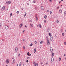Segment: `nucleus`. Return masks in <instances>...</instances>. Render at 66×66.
Masks as SVG:
<instances>
[{
	"mask_svg": "<svg viewBox=\"0 0 66 66\" xmlns=\"http://www.w3.org/2000/svg\"><path fill=\"white\" fill-rule=\"evenodd\" d=\"M12 62L13 64H14L15 62V60L14 59V58H12Z\"/></svg>",
	"mask_w": 66,
	"mask_h": 66,
	"instance_id": "obj_1",
	"label": "nucleus"
},
{
	"mask_svg": "<svg viewBox=\"0 0 66 66\" xmlns=\"http://www.w3.org/2000/svg\"><path fill=\"white\" fill-rule=\"evenodd\" d=\"M6 3L7 5H9V4H10L11 3V2L10 1H8L7 2H6Z\"/></svg>",
	"mask_w": 66,
	"mask_h": 66,
	"instance_id": "obj_2",
	"label": "nucleus"
},
{
	"mask_svg": "<svg viewBox=\"0 0 66 66\" xmlns=\"http://www.w3.org/2000/svg\"><path fill=\"white\" fill-rule=\"evenodd\" d=\"M5 27L6 30H8L9 29V26H8L6 25Z\"/></svg>",
	"mask_w": 66,
	"mask_h": 66,
	"instance_id": "obj_3",
	"label": "nucleus"
},
{
	"mask_svg": "<svg viewBox=\"0 0 66 66\" xmlns=\"http://www.w3.org/2000/svg\"><path fill=\"white\" fill-rule=\"evenodd\" d=\"M6 62L7 64H8L9 63V59H7L6 61Z\"/></svg>",
	"mask_w": 66,
	"mask_h": 66,
	"instance_id": "obj_4",
	"label": "nucleus"
},
{
	"mask_svg": "<svg viewBox=\"0 0 66 66\" xmlns=\"http://www.w3.org/2000/svg\"><path fill=\"white\" fill-rule=\"evenodd\" d=\"M23 26V24H22L21 23L19 25V27L20 28H21L22 27V26Z\"/></svg>",
	"mask_w": 66,
	"mask_h": 66,
	"instance_id": "obj_5",
	"label": "nucleus"
},
{
	"mask_svg": "<svg viewBox=\"0 0 66 66\" xmlns=\"http://www.w3.org/2000/svg\"><path fill=\"white\" fill-rule=\"evenodd\" d=\"M41 9L42 10H43L44 9V7L43 6H41Z\"/></svg>",
	"mask_w": 66,
	"mask_h": 66,
	"instance_id": "obj_6",
	"label": "nucleus"
},
{
	"mask_svg": "<svg viewBox=\"0 0 66 66\" xmlns=\"http://www.w3.org/2000/svg\"><path fill=\"white\" fill-rule=\"evenodd\" d=\"M27 54L28 56H31V54H30V53L29 52H28L27 53Z\"/></svg>",
	"mask_w": 66,
	"mask_h": 66,
	"instance_id": "obj_7",
	"label": "nucleus"
},
{
	"mask_svg": "<svg viewBox=\"0 0 66 66\" xmlns=\"http://www.w3.org/2000/svg\"><path fill=\"white\" fill-rule=\"evenodd\" d=\"M15 51H16V52H17V51L18 50V48L17 47H16L15 48Z\"/></svg>",
	"mask_w": 66,
	"mask_h": 66,
	"instance_id": "obj_8",
	"label": "nucleus"
},
{
	"mask_svg": "<svg viewBox=\"0 0 66 66\" xmlns=\"http://www.w3.org/2000/svg\"><path fill=\"white\" fill-rule=\"evenodd\" d=\"M54 53L53 52H52V57H53V56H54Z\"/></svg>",
	"mask_w": 66,
	"mask_h": 66,
	"instance_id": "obj_9",
	"label": "nucleus"
},
{
	"mask_svg": "<svg viewBox=\"0 0 66 66\" xmlns=\"http://www.w3.org/2000/svg\"><path fill=\"white\" fill-rule=\"evenodd\" d=\"M35 66H38V63H35L34 64Z\"/></svg>",
	"mask_w": 66,
	"mask_h": 66,
	"instance_id": "obj_10",
	"label": "nucleus"
},
{
	"mask_svg": "<svg viewBox=\"0 0 66 66\" xmlns=\"http://www.w3.org/2000/svg\"><path fill=\"white\" fill-rule=\"evenodd\" d=\"M51 41H52V39H53V37H52V36H51L50 37V39H51Z\"/></svg>",
	"mask_w": 66,
	"mask_h": 66,
	"instance_id": "obj_11",
	"label": "nucleus"
},
{
	"mask_svg": "<svg viewBox=\"0 0 66 66\" xmlns=\"http://www.w3.org/2000/svg\"><path fill=\"white\" fill-rule=\"evenodd\" d=\"M50 50L51 52H52V51H53V49H52V48L51 47L50 48Z\"/></svg>",
	"mask_w": 66,
	"mask_h": 66,
	"instance_id": "obj_12",
	"label": "nucleus"
},
{
	"mask_svg": "<svg viewBox=\"0 0 66 66\" xmlns=\"http://www.w3.org/2000/svg\"><path fill=\"white\" fill-rule=\"evenodd\" d=\"M5 6H3L2 7V9L3 10H5Z\"/></svg>",
	"mask_w": 66,
	"mask_h": 66,
	"instance_id": "obj_13",
	"label": "nucleus"
},
{
	"mask_svg": "<svg viewBox=\"0 0 66 66\" xmlns=\"http://www.w3.org/2000/svg\"><path fill=\"white\" fill-rule=\"evenodd\" d=\"M39 27L40 28H42V26H41V25H40V24H39Z\"/></svg>",
	"mask_w": 66,
	"mask_h": 66,
	"instance_id": "obj_14",
	"label": "nucleus"
},
{
	"mask_svg": "<svg viewBox=\"0 0 66 66\" xmlns=\"http://www.w3.org/2000/svg\"><path fill=\"white\" fill-rule=\"evenodd\" d=\"M47 30V32H49V31H50V29H49V28H48Z\"/></svg>",
	"mask_w": 66,
	"mask_h": 66,
	"instance_id": "obj_15",
	"label": "nucleus"
},
{
	"mask_svg": "<svg viewBox=\"0 0 66 66\" xmlns=\"http://www.w3.org/2000/svg\"><path fill=\"white\" fill-rule=\"evenodd\" d=\"M34 53H35V52H36V49L35 48L34 49Z\"/></svg>",
	"mask_w": 66,
	"mask_h": 66,
	"instance_id": "obj_16",
	"label": "nucleus"
},
{
	"mask_svg": "<svg viewBox=\"0 0 66 66\" xmlns=\"http://www.w3.org/2000/svg\"><path fill=\"white\" fill-rule=\"evenodd\" d=\"M43 41H41L40 42V45H41V44H42V43H43Z\"/></svg>",
	"mask_w": 66,
	"mask_h": 66,
	"instance_id": "obj_17",
	"label": "nucleus"
},
{
	"mask_svg": "<svg viewBox=\"0 0 66 66\" xmlns=\"http://www.w3.org/2000/svg\"><path fill=\"white\" fill-rule=\"evenodd\" d=\"M47 15H45L44 16V18H45V19H46V18H47Z\"/></svg>",
	"mask_w": 66,
	"mask_h": 66,
	"instance_id": "obj_18",
	"label": "nucleus"
},
{
	"mask_svg": "<svg viewBox=\"0 0 66 66\" xmlns=\"http://www.w3.org/2000/svg\"><path fill=\"white\" fill-rule=\"evenodd\" d=\"M47 43L48 45H50V42H47Z\"/></svg>",
	"mask_w": 66,
	"mask_h": 66,
	"instance_id": "obj_19",
	"label": "nucleus"
},
{
	"mask_svg": "<svg viewBox=\"0 0 66 66\" xmlns=\"http://www.w3.org/2000/svg\"><path fill=\"white\" fill-rule=\"evenodd\" d=\"M32 45H33V44H32V43L31 44H30V47H31Z\"/></svg>",
	"mask_w": 66,
	"mask_h": 66,
	"instance_id": "obj_20",
	"label": "nucleus"
},
{
	"mask_svg": "<svg viewBox=\"0 0 66 66\" xmlns=\"http://www.w3.org/2000/svg\"><path fill=\"white\" fill-rule=\"evenodd\" d=\"M30 26H31V27H33V24H30Z\"/></svg>",
	"mask_w": 66,
	"mask_h": 66,
	"instance_id": "obj_21",
	"label": "nucleus"
},
{
	"mask_svg": "<svg viewBox=\"0 0 66 66\" xmlns=\"http://www.w3.org/2000/svg\"><path fill=\"white\" fill-rule=\"evenodd\" d=\"M46 39H48V36H46Z\"/></svg>",
	"mask_w": 66,
	"mask_h": 66,
	"instance_id": "obj_22",
	"label": "nucleus"
},
{
	"mask_svg": "<svg viewBox=\"0 0 66 66\" xmlns=\"http://www.w3.org/2000/svg\"><path fill=\"white\" fill-rule=\"evenodd\" d=\"M59 12L60 13H61V12H62V10H59Z\"/></svg>",
	"mask_w": 66,
	"mask_h": 66,
	"instance_id": "obj_23",
	"label": "nucleus"
},
{
	"mask_svg": "<svg viewBox=\"0 0 66 66\" xmlns=\"http://www.w3.org/2000/svg\"><path fill=\"white\" fill-rule=\"evenodd\" d=\"M61 60V58L60 57L59 59V61H60Z\"/></svg>",
	"mask_w": 66,
	"mask_h": 66,
	"instance_id": "obj_24",
	"label": "nucleus"
},
{
	"mask_svg": "<svg viewBox=\"0 0 66 66\" xmlns=\"http://www.w3.org/2000/svg\"><path fill=\"white\" fill-rule=\"evenodd\" d=\"M49 40H50L49 39H47V42H50V41H49Z\"/></svg>",
	"mask_w": 66,
	"mask_h": 66,
	"instance_id": "obj_25",
	"label": "nucleus"
},
{
	"mask_svg": "<svg viewBox=\"0 0 66 66\" xmlns=\"http://www.w3.org/2000/svg\"><path fill=\"white\" fill-rule=\"evenodd\" d=\"M56 22L57 23H59V20H57Z\"/></svg>",
	"mask_w": 66,
	"mask_h": 66,
	"instance_id": "obj_26",
	"label": "nucleus"
},
{
	"mask_svg": "<svg viewBox=\"0 0 66 66\" xmlns=\"http://www.w3.org/2000/svg\"><path fill=\"white\" fill-rule=\"evenodd\" d=\"M12 13H10V17H11V16H12Z\"/></svg>",
	"mask_w": 66,
	"mask_h": 66,
	"instance_id": "obj_27",
	"label": "nucleus"
},
{
	"mask_svg": "<svg viewBox=\"0 0 66 66\" xmlns=\"http://www.w3.org/2000/svg\"><path fill=\"white\" fill-rule=\"evenodd\" d=\"M60 31H61V32H62L63 31V29H61L60 30Z\"/></svg>",
	"mask_w": 66,
	"mask_h": 66,
	"instance_id": "obj_28",
	"label": "nucleus"
},
{
	"mask_svg": "<svg viewBox=\"0 0 66 66\" xmlns=\"http://www.w3.org/2000/svg\"><path fill=\"white\" fill-rule=\"evenodd\" d=\"M59 7L60 6H58L57 7V9H58L59 8Z\"/></svg>",
	"mask_w": 66,
	"mask_h": 66,
	"instance_id": "obj_29",
	"label": "nucleus"
},
{
	"mask_svg": "<svg viewBox=\"0 0 66 66\" xmlns=\"http://www.w3.org/2000/svg\"><path fill=\"white\" fill-rule=\"evenodd\" d=\"M46 22H47V21H46V20H45L44 21V22H45V23H46Z\"/></svg>",
	"mask_w": 66,
	"mask_h": 66,
	"instance_id": "obj_30",
	"label": "nucleus"
},
{
	"mask_svg": "<svg viewBox=\"0 0 66 66\" xmlns=\"http://www.w3.org/2000/svg\"><path fill=\"white\" fill-rule=\"evenodd\" d=\"M48 34H49V36H51V33H49Z\"/></svg>",
	"mask_w": 66,
	"mask_h": 66,
	"instance_id": "obj_31",
	"label": "nucleus"
},
{
	"mask_svg": "<svg viewBox=\"0 0 66 66\" xmlns=\"http://www.w3.org/2000/svg\"><path fill=\"white\" fill-rule=\"evenodd\" d=\"M49 1L50 2H51L52 1V0H49Z\"/></svg>",
	"mask_w": 66,
	"mask_h": 66,
	"instance_id": "obj_32",
	"label": "nucleus"
},
{
	"mask_svg": "<svg viewBox=\"0 0 66 66\" xmlns=\"http://www.w3.org/2000/svg\"><path fill=\"white\" fill-rule=\"evenodd\" d=\"M33 2L34 3H35V1H33Z\"/></svg>",
	"mask_w": 66,
	"mask_h": 66,
	"instance_id": "obj_33",
	"label": "nucleus"
},
{
	"mask_svg": "<svg viewBox=\"0 0 66 66\" xmlns=\"http://www.w3.org/2000/svg\"><path fill=\"white\" fill-rule=\"evenodd\" d=\"M36 20L37 21L38 20V18H37V17H36Z\"/></svg>",
	"mask_w": 66,
	"mask_h": 66,
	"instance_id": "obj_34",
	"label": "nucleus"
},
{
	"mask_svg": "<svg viewBox=\"0 0 66 66\" xmlns=\"http://www.w3.org/2000/svg\"><path fill=\"white\" fill-rule=\"evenodd\" d=\"M27 59H30V58L29 57H27Z\"/></svg>",
	"mask_w": 66,
	"mask_h": 66,
	"instance_id": "obj_35",
	"label": "nucleus"
},
{
	"mask_svg": "<svg viewBox=\"0 0 66 66\" xmlns=\"http://www.w3.org/2000/svg\"><path fill=\"white\" fill-rule=\"evenodd\" d=\"M26 62H27V63H28V62H29V60H26Z\"/></svg>",
	"mask_w": 66,
	"mask_h": 66,
	"instance_id": "obj_36",
	"label": "nucleus"
},
{
	"mask_svg": "<svg viewBox=\"0 0 66 66\" xmlns=\"http://www.w3.org/2000/svg\"><path fill=\"white\" fill-rule=\"evenodd\" d=\"M64 33H63L62 34V36H64Z\"/></svg>",
	"mask_w": 66,
	"mask_h": 66,
	"instance_id": "obj_37",
	"label": "nucleus"
},
{
	"mask_svg": "<svg viewBox=\"0 0 66 66\" xmlns=\"http://www.w3.org/2000/svg\"><path fill=\"white\" fill-rule=\"evenodd\" d=\"M16 13L17 14H18L19 13V11H17Z\"/></svg>",
	"mask_w": 66,
	"mask_h": 66,
	"instance_id": "obj_38",
	"label": "nucleus"
},
{
	"mask_svg": "<svg viewBox=\"0 0 66 66\" xmlns=\"http://www.w3.org/2000/svg\"><path fill=\"white\" fill-rule=\"evenodd\" d=\"M3 9H1V11H3Z\"/></svg>",
	"mask_w": 66,
	"mask_h": 66,
	"instance_id": "obj_39",
	"label": "nucleus"
},
{
	"mask_svg": "<svg viewBox=\"0 0 66 66\" xmlns=\"http://www.w3.org/2000/svg\"><path fill=\"white\" fill-rule=\"evenodd\" d=\"M22 63L21 62H20L19 64V65H21Z\"/></svg>",
	"mask_w": 66,
	"mask_h": 66,
	"instance_id": "obj_40",
	"label": "nucleus"
},
{
	"mask_svg": "<svg viewBox=\"0 0 66 66\" xmlns=\"http://www.w3.org/2000/svg\"><path fill=\"white\" fill-rule=\"evenodd\" d=\"M35 64V62L34 61V63H33V64H34V65H35V64Z\"/></svg>",
	"mask_w": 66,
	"mask_h": 66,
	"instance_id": "obj_41",
	"label": "nucleus"
},
{
	"mask_svg": "<svg viewBox=\"0 0 66 66\" xmlns=\"http://www.w3.org/2000/svg\"><path fill=\"white\" fill-rule=\"evenodd\" d=\"M2 25L0 23V27H1V26Z\"/></svg>",
	"mask_w": 66,
	"mask_h": 66,
	"instance_id": "obj_42",
	"label": "nucleus"
},
{
	"mask_svg": "<svg viewBox=\"0 0 66 66\" xmlns=\"http://www.w3.org/2000/svg\"><path fill=\"white\" fill-rule=\"evenodd\" d=\"M35 44H37V42H36V41H35Z\"/></svg>",
	"mask_w": 66,
	"mask_h": 66,
	"instance_id": "obj_43",
	"label": "nucleus"
},
{
	"mask_svg": "<svg viewBox=\"0 0 66 66\" xmlns=\"http://www.w3.org/2000/svg\"><path fill=\"white\" fill-rule=\"evenodd\" d=\"M64 45H66V42H65L64 43Z\"/></svg>",
	"mask_w": 66,
	"mask_h": 66,
	"instance_id": "obj_44",
	"label": "nucleus"
},
{
	"mask_svg": "<svg viewBox=\"0 0 66 66\" xmlns=\"http://www.w3.org/2000/svg\"><path fill=\"white\" fill-rule=\"evenodd\" d=\"M37 15L36 14L35 15V17H37Z\"/></svg>",
	"mask_w": 66,
	"mask_h": 66,
	"instance_id": "obj_45",
	"label": "nucleus"
},
{
	"mask_svg": "<svg viewBox=\"0 0 66 66\" xmlns=\"http://www.w3.org/2000/svg\"><path fill=\"white\" fill-rule=\"evenodd\" d=\"M25 31V30H23V33L24 32V31Z\"/></svg>",
	"mask_w": 66,
	"mask_h": 66,
	"instance_id": "obj_46",
	"label": "nucleus"
},
{
	"mask_svg": "<svg viewBox=\"0 0 66 66\" xmlns=\"http://www.w3.org/2000/svg\"><path fill=\"white\" fill-rule=\"evenodd\" d=\"M49 10H48L47 11V12H49Z\"/></svg>",
	"mask_w": 66,
	"mask_h": 66,
	"instance_id": "obj_47",
	"label": "nucleus"
},
{
	"mask_svg": "<svg viewBox=\"0 0 66 66\" xmlns=\"http://www.w3.org/2000/svg\"><path fill=\"white\" fill-rule=\"evenodd\" d=\"M50 14H52V11H50Z\"/></svg>",
	"mask_w": 66,
	"mask_h": 66,
	"instance_id": "obj_48",
	"label": "nucleus"
},
{
	"mask_svg": "<svg viewBox=\"0 0 66 66\" xmlns=\"http://www.w3.org/2000/svg\"><path fill=\"white\" fill-rule=\"evenodd\" d=\"M35 10H37V8L36 7H35Z\"/></svg>",
	"mask_w": 66,
	"mask_h": 66,
	"instance_id": "obj_49",
	"label": "nucleus"
},
{
	"mask_svg": "<svg viewBox=\"0 0 66 66\" xmlns=\"http://www.w3.org/2000/svg\"><path fill=\"white\" fill-rule=\"evenodd\" d=\"M64 14H66V11L65 12H64Z\"/></svg>",
	"mask_w": 66,
	"mask_h": 66,
	"instance_id": "obj_50",
	"label": "nucleus"
},
{
	"mask_svg": "<svg viewBox=\"0 0 66 66\" xmlns=\"http://www.w3.org/2000/svg\"><path fill=\"white\" fill-rule=\"evenodd\" d=\"M23 48L24 49H25V47L23 46Z\"/></svg>",
	"mask_w": 66,
	"mask_h": 66,
	"instance_id": "obj_51",
	"label": "nucleus"
},
{
	"mask_svg": "<svg viewBox=\"0 0 66 66\" xmlns=\"http://www.w3.org/2000/svg\"><path fill=\"white\" fill-rule=\"evenodd\" d=\"M20 54H18V56H20Z\"/></svg>",
	"mask_w": 66,
	"mask_h": 66,
	"instance_id": "obj_52",
	"label": "nucleus"
},
{
	"mask_svg": "<svg viewBox=\"0 0 66 66\" xmlns=\"http://www.w3.org/2000/svg\"><path fill=\"white\" fill-rule=\"evenodd\" d=\"M25 26L26 28H27V26L25 25Z\"/></svg>",
	"mask_w": 66,
	"mask_h": 66,
	"instance_id": "obj_53",
	"label": "nucleus"
},
{
	"mask_svg": "<svg viewBox=\"0 0 66 66\" xmlns=\"http://www.w3.org/2000/svg\"><path fill=\"white\" fill-rule=\"evenodd\" d=\"M64 56H66V54H64Z\"/></svg>",
	"mask_w": 66,
	"mask_h": 66,
	"instance_id": "obj_54",
	"label": "nucleus"
},
{
	"mask_svg": "<svg viewBox=\"0 0 66 66\" xmlns=\"http://www.w3.org/2000/svg\"><path fill=\"white\" fill-rule=\"evenodd\" d=\"M26 14H27V13L25 12V15H26Z\"/></svg>",
	"mask_w": 66,
	"mask_h": 66,
	"instance_id": "obj_55",
	"label": "nucleus"
},
{
	"mask_svg": "<svg viewBox=\"0 0 66 66\" xmlns=\"http://www.w3.org/2000/svg\"><path fill=\"white\" fill-rule=\"evenodd\" d=\"M26 15H24V17H26Z\"/></svg>",
	"mask_w": 66,
	"mask_h": 66,
	"instance_id": "obj_56",
	"label": "nucleus"
},
{
	"mask_svg": "<svg viewBox=\"0 0 66 66\" xmlns=\"http://www.w3.org/2000/svg\"><path fill=\"white\" fill-rule=\"evenodd\" d=\"M61 1H59V3L60 4V3H61Z\"/></svg>",
	"mask_w": 66,
	"mask_h": 66,
	"instance_id": "obj_57",
	"label": "nucleus"
},
{
	"mask_svg": "<svg viewBox=\"0 0 66 66\" xmlns=\"http://www.w3.org/2000/svg\"><path fill=\"white\" fill-rule=\"evenodd\" d=\"M52 59H53V58H51V61H52Z\"/></svg>",
	"mask_w": 66,
	"mask_h": 66,
	"instance_id": "obj_58",
	"label": "nucleus"
},
{
	"mask_svg": "<svg viewBox=\"0 0 66 66\" xmlns=\"http://www.w3.org/2000/svg\"><path fill=\"white\" fill-rule=\"evenodd\" d=\"M30 22H32V20H30Z\"/></svg>",
	"mask_w": 66,
	"mask_h": 66,
	"instance_id": "obj_59",
	"label": "nucleus"
},
{
	"mask_svg": "<svg viewBox=\"0 0 66 66\" xmlns=\"http://www.w3.org/2000/svg\"><path fill=\"white\" fill-rule=\"evenodd\" d=\"M8 8H7V10H8Z\"/></svg>",
	"mask_w": 66,
	"mask_h": 66,
	"instance_id": "obj_60",
	"label": "nucleus"
},
{
	"mask_svg": "<svg viewBox=\"0 0 66 66\" xmlns=\"http://www.w3.org/2000/svg\"><path fill=\"white\" fill-rule=\"evenodd\" d=\"M46 65H47V64H48V63H46Z\"/></svg>",
	"mask_w": 66,
	"mask_h": 66,
	"instance_id": "obj_61",
	"label": "nucleus"
},
{
	"mask_svg": "<svg viewBox=\"0 0 66 66\" xmlns=\"http://www.w3.org/2000/svg\"><path fill=\"white\" fill-rule=\"evenodd\" d=\"M27 5H29V4L28 3H27Z\"/></svg>",
	"mask_w": 66,
	"mask_h": 66,
	"instance_id": "obj_62",
	"label": "nucleus"
},
{
	"mask_svg": "<svg viewBox=\"0 0 66 66\" xmlns=\"http://www.w3.org/2000/svg\"><path fill=\"white\" fill-rule=\"evenodd\" d=\"M18 66V64H17L16 66Z\"/></svg>",
	"mask_w": 66,
	"mask_h": 66,
	"instance_id": "obj_63",
	"label": "nucleus"
},
{
	"mask_svg": "<svg viewBox=\"0 0 66 66\" xmlns=\"http://www.w3.org/2000/svg\"><path fill=\"white\" fill-rule=\"evenodd\" d=\"M8 20H6V21H8Z\"/></svg>",
	"mask_w": 66,
	"mask_h": 66,
	"instance_id": "obj_64",
	"label": "nucleus"
}]
</instances>
